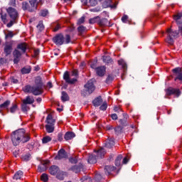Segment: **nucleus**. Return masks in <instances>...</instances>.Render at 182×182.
Returning a JSON list of instances; mask_svg holds the SVG:
<instances>
[{"instance_id":"72a5a7b5","label":"nucleus","mask_w":182,"mask_h":182,"mask_svg":"<svg viewBox=\"0 0 182 182\" xmlns=\"http://www.w3.org/2000/svg\"><path fill=\"white\" fill-rule=\"evenodd\" d=\"M46 130L48 133H53L55 131V124H46L45 126Z\"/></svg>"},{"instance_id":"c9c22d12","label":"nucleus","mask_w":182,"mask_h":182,"mask_svg":"<svg viewBox=\"0 0 182 182\" xmlns=\"http://www.w3.org/2000/svg\"><path fill=\"white\" fill-rule=\"evenodd\" d=\"M32 70V68L31 66L24 67L21 70V73L22 75L25 74H29Z\"/></svg>"},{"instance_id":"aec40b11","label":"nucleus","mask_w":182,"mask_h":182,"mask_svg":"<svg viewBox=\"0 0 182 182\" xmlns=\"http://www.w3.org/2000/svg\"><path fill=\"white\" fill-rule=\"evenodd\" d=\"M50 163V161H44L41 162L40 165L38 166V171L39 172H44L47 170V164Z\"/></svg>"},{"instance_id":"b1692460","label":"nucleus","mask_w":182,"mask_h":182,"mask_svg":"<svg viewBox=\"0 0 182 182\" xmlns=\"http://www.w3.org/2000/svg\"><path fill=\"white\" fill-rule=\"evenodd\" d=\"M68 176V172L60 171L57 174L55 178L60 181H64L65 176Z\"/></svg>"},{"instance_id":"cd10ccee","label":"nucleus","mask_w":182,"mask_h":182,"mask_svg":"<svg viewBox=\"0 0 182 182\" xmlns=\"http://www.w3.org/2000/svg\"><path fill=\"white\" fill-rule=\"evenodd\" d=\"M76 136V134L74 132H68L65 134L64 139L66 141L71 140L72 139L75 138Z\"/></svg>"},{"instance_id":"dca6fc26","label":"nucleus","mask_w":182,"mask_h":182,"mask_svg":"<svg viewBox=\"0 0 182 182\" xmlns=\"http://www.w3.org/2000/svg\"><path fill=\"white\" fill-rule=\"evenodd\" d=\"M172 72L176 75L174 80L177 81V80L182 81V72L181 68H176L173 70H172Z\"/></svg>"},{"instance_id":"e433bc0d","label":"nucleus","mask_w":182,"mask_h":182,"mask_svg":"<svg viewBox=\"0 0 182 182\" xmlns=\"http://www.w3.org/2000/svg\"><path fill=\"white\" fill-rule=\"evenodd\" d=\"M68 161L71 164H77L78 163V156H70L68 158Z\"/></svg>"},{"instance_id":"f257e3e1","label":"nucleus","mask_w":182,"mask_h":182,"mask_svg":"<svg viewBox=\"0 0 182 182\" xmlns=\"http://www.w3.org/2000/svg\"><path fill=\"white\" fill-rule=\"evenodd\" d=\"M11 140L14 146L20 144V143L26 144L31 140V135L26 133L25 129H19L13 132L11 134Z\"/></svg>"},{"instance_id":"6e6d98bb","label":"nucleus","mask_w":182,"mask_h":182,"mask_svg":"<svg viewBox=\"0 0 182 182\" xmlns=\"http://www.w3.org/2000/svg\"><path fill=\"white\" fill-rule=\"evenodd\" d=\"M18 109V105H13L12 107L10 108V112L14 113Z\"/></svg>"},{"instance_id":"c85d7f7f","label":"nucleus","mask_w":182,"mask_h":182,"mask_svg":"<svg viewBox=\"0 0 182 182\" xmlns=\"http://www.w3.org/2000/svg\"><path fill=\"white\" fill-rule=\"evenodd\" d=\"M124 127L122 126H117L115 128H114V133L117 136L121 135L122 133H124Z\"/></svg>"},{"instance_id":"7ed1b4c3","label":"nucleus","mask_w":182,"mask_h":182,"mask_svg":"<svg viewBox=\"0 0 182 182\" xmlns=\"http://www.w3.org/2000/svg\"><path fill=\"white\" fill-rule=\"evenodd\" d=\"M53 43H55L57 46H61L63 44H69L71 43V36L69 34H67L64 36L63 34L59 33L57 34L52 39Z\"/></svg>"},{"instance_id":"5fc2aeb1","label":"nucleus","mask_w":182,"mask_h":182,"mask_svg":"<svg viewBox=\"0 0 182 182\" xmlns=\"http://www.w3.org/2000/svg\"><path fill=\"white\" fill-rule=\"evenodd\" d=\"M71 76H73L75 77L76 79L78 78L79 77V72L77 70H73L72 72H71Z\"/></svg>"},{"instance_id":"473e14b6","label":"nucleus","mask_w":182,"mask_h":182,"mask_svg":"<svg viewBox=\"0 0 182 182\" xmlns=\"http://www.w3.org/2000/svg\"><path fill=\"white\" fill-rule=\"evenodd\" d=\"M23 176V172L21 171H16L14 176H13V179L14 180H19V179H21V178Z\"/></svg>"},{"instance_id":"8fccbe9b","label":"nucleus","mask_w":182,"mask_h":182,"mask_svg":"<svg viewBox=\"0 0 182 182\" xmlns=\"http://www.w3.org/2000/svg\"><path fill=\"white\" fill-rule=\"evenodd\" d=\"M85 22V16H82L80 18H79L77 21V26H80V25H82Z\"/></svg>"},{"instance_id":"680f3d73","label":"nucleus","mask_w":182,"mask_h":182,"mask_svg":"<svg viewBox=\"0 0 182 182\" xmlns=\"http://www.w3.org/2000/svg\"><path fill=\"white\" fill-rule=\"evenodd\" d=\"M128 19L129 16L127 15H124L123 17H122V23H127Z\"/></svg>"},{"instance_id":"774afa93","label":"nucleus","mask_w":182,"mask_h":182,"mask_svg":"<svg viewBox=\"0 0 182 182\" xmlns=\"http://www.w3.org/2000/svg\"><path fill=\"white\" fill-rule=\"evenodd\" d=\"M114 111L115 112H123L122 109L119 107H114Z\"/></svg>"},{"instance_id":"a878e982","label":"nucleus","mask_w":182,"mask_h":182,"mask_svg":"<svg viewBox=\"0 0 182 182\" xmlns=\"http://www.w3.org/2000/svg\"><path fill=\"white\" fill-rule=\"evenodd\" d=\"M117 169V167L114 166H105V174L107 175H110L111 173L113 171H115Z\"/></svg>"},{"instance_id":"de8ad7c7","label":"nucleus","mask_w":182,"mask_h":182,"mask_svg":"<svg viewBox=\"0 0 182 182\" xmlns=\"http://www.w3.org/2000/svg\"><path fill=\"white\" fill-rule=\"evenodd\" d=\"M29 109V107H28L27 104H24L23 103L21 105V111L23 112V113H27Z\"/></svg>"},{"instance_id":"3c124183","label":"nucleus","mask_w":182,"mask_h":182,"mask_svg":"<svg viewBox=\"0 0 182 182\" xmlns=\"http://www.w3.org/2000/svg\"><path fill=\"white\" fill-rule=\"evenodd\" d=\"M49 14L48 10H41L40 12L39 16H42V17H46L48 16V14Z\"/></svg>"},{"instance_id":"4d7b16f0","label":"nucleus","mask_w":182,"mask_h":182,"mask_svg":"<svg viewBox=\"0 0 182 182\" xmlns=\"http://www.w3.org/2000/svg\"><path fill=\"white\" fill-rule=\"evenodd\" d=\"M90 6L94 7L98 4L97 0H90L89 1Z\"/></svg>"},{"instance_id":"a19ab883","label":"nucleus","mask_w":182,"mask_h":182,"mask_svg":"<svg viewBox=\"0 0 182 182\" xmlns=\"http://www.w3.org/2000/svg\"><path fill=\"white\" fill-rule=\"evenodd\" d=\"M100 16H95V18H90L89 19V23L90 24H95L97 23L99 25V21H100Z\"/></svg>"},{"instance_id":"603ef678","label":"nucleus","mask_w":182,"mask_h":182,"mask_svg":"<svg viewBox=\"0 0 182 182\" xmlns=\"http://www.w3.org/2000/svg\"><path fill=\"white\" fill-rule=\"evenodd\" d=\"M14 34L12 31H9L8 33H5V39L7 40L9 38H14Z\"/></svg>"},{"instance_id":"39448f33","label":"nucleus","mask_w":182,"mask_h":182,"mask_svg":"<svg viewBox=\"0 0 182 182\" xmlns=\"http://www.w3.org/2000/svg\"><path fill=\"white\" fill-rule=\"evenodd\" d=\"M167 39L166 42L168 44L173 45L174 44V38H177L178 36V34L180 33V31L177 32V31H173L171 30V28H168L167 30Z\"/></svg>"},{"instance_id":"c756f323","label":"nucleus","mask_w":182,"mask_h":182,"mask_svg":"<svg viewBox=\"0 0 182 182\" xmlns=\"http://www.w3.org/2000/svg\"><path fill=\"white\" fill-rule=\"evenodd\" d=\"M97 157L95 154H91L89 156L87 162L90 164H94L97 162Z\"/></svg>"},{"instance_id":"4be33fe9","label":"nucleus","mask_w":182,"mask_h":182,"mask_svg":"<svg viewBox=\"0 0 182 182\" xmlns=\"http://www.w3.org/2000/svg\"><path fill=\"white\" fill-rule=\"evenodd\" d=\"M18 50H21L22 53H26L27 50V44L26 43H18L16 46Z\"/></svg>"},{"instance_id":"5701e85b","label":"nucleus","mask_w":182,"mask_h":182,"mask_svg":"<svg viewBox=\"0 0 182 182\" xmlns=\"http://www.w3.org/2000/svg\"><path fill=\"white\" fill-rule=\"evenodd\" d=\"M105 144V147L107 149H111L115 145V141L114 138H109L107 139Z\"/></svg>"},{"instance_id":"2f4dec72","label":"nucleus","mask_w":182,"mask_h":182,"mask_svg":"<svg viewBox=\"0 0 182 182\" xmlns=\"http://www.w3.org/2000/svg\"><path fill=\"white\" fill-rule=\"evenodd\" d=\"M61 100L63 102L70 101V97L65 91L61 92Z\"/></svg>"},{"instance_id":"393cba45","label":"nucleus","mask_w":182,"mask_h":182,"mask_svg":"<svg viewBox=\"0 0 182 182\" xmlns=\"http://www.w3.org/2000/svg\"><path fill=\"white\" fill-rule=\"evenodd\" d=\"M56 120L53 119V115L51 114H48L46 122L48 125H55Z\"/></svg>"},{"instance_id":"338daca9","label":"nucleus","mask_w":182,"mask_h":182,"mask_svg":"<svg viewBox=\"0 0 182 182\" xmlns=\"http://www.w3.org/2000/svg\"><path fill=\"white\" fill-rule=\"evenodd\" d=\"M110 117H111L112 119H113V120L118 119V115L117 114H112Z\"/></svg>"},{"instance_id":"6e6552de","label":"nucleus","mask_w":182,"mask_h":182,"mask_svg":"<svg viewBox=\"0 0 182 182\" xmlns=\"http://www.w3.org/2000/svg\"><path fill=\"white\" fill-rule=\"evenodd\" d=\"M99 1L105 9L111 8L112 9H116L117 8V4L112 5V0H99Z\"/></svg>"},{"instance_id":"864d4df0","label":"nucleus","mask_w":182,"mask_h":182,"mask_svg":"<svg viewBox=\"0 0 182 182\" xmlns=\"http://www.w3.org/2000/svg\"><path fill=\"white\" fill-rule=\"evenodd\" d=\"M11 104V102L9 100H6L3 104L0 105V108H6L8 107Z\"/></svg>"},{"instance_id":"0eeeda50","label":"nucleus","mask_w":182,"mask_h":182,"mask_svg":"<svg viewBox=\"0 0 182 182\" xmlns=\"http://www.w3.org/2000/svg\"><path fill=\"white\" fill-rule=\"evenodd\" d=\"M63 78L65 81V82L69 85H74L78 81L77 78L71 79L70 73L68 71H65L64 73Z\"/></svg>"},{"instance_id":"f03ea898","label":"nucleus","mask_w":182,"mask_h":182,"mask_svg":"<svg viewBox=\"0 0 182 182\" xmlns=\"http://www.w3.org/2000/svg\"><path fill=\"white\" fill-rule=\"evenodd\" d=\"M35 85L31 86L30 85L24 87L23 92L26 93H31L35 96H39L43 94V82L41 76H37L34 80Z\"/></svg>"},{"instance_id":"f8f14e48","label":"nucleus","mask_w":182,"mask_h":182,"mask_svg":"<svg viewBox=\"0 0 182 182\" xmlns=\"http://www.w3.org/2000/svg\"><path fill=\"white\" fill-rule=\"evenodd\" d=\"M12 55L14 56L13 62L14 64H18L21 61V58L22 56V53L19 51L18 49H14V50L12 53Z\"/></svg>"},{"instance_id":"49530a36","label":"nucleus","mask_w":182,"mask_h":182,"mask_svg":"<svg viewBox=\"0 0 182 182\" xmlns=\"http://www.w3.org/2000/svg\"><path fill=\"white\" fill-rule=\"evenodd\" d=\"M36 28L39 30L40 32H42L45 29V26L43 25V21H41L38 22Z\"/></svg>"},{"instance_id":"bb28decb","label":"nucleus","mask_w":182,"mask_h":182,"mask_svg":"<svg viewBox=\"0 0 182 182\" xmlns=\"http://www.w3.org/2000/svg\"><path fill=\"white\" fill-rule=\"evenodd\" d=\"M103 102L102 96H99L92 101V104L95 107L100 106Z\"/></svg>"},{"instance_id":"1a4fd4ad","label":"nucleus","mask_w":182,"mask_h":182,"mask_svg":"<svg viewBox=\"0 0 182 182\" xmlns=\"http://www.w3.org/2000/svg\"><path fill=\"white\" fill-rule=\"evenodd\" d=\"M122 115H123V118L119 119L118 120V122H119V126H121L122 127L124 128L129 125V122L128 121L129 116L126 113H123Z\"/></svg>"},{"instance_id":"f704fd0d","label":"nucleus","mask_w":182,"mask_h":182,"mask_svg":"<svg viewBox=\"0 0 182 182\" xmlns=\"http://www.w3.org/2000/svg\"><path fill=\"white\" fill-rule=\"evenodd\" d=\"M115 79V77L113 74H109L106 78L105 83L107 85L111 84Z\"/></svg>"},{"instance_id":"052dcab7","label":"nucleus","mask_w":182,"mask_h":182,"mask_svg":"<svg viewBox=\"0 0 182 182\" xmlns=\"http://www.w3.org/2000/svg\"><path fill=\"white\" fill-rule=\"evenodd\" d=\"M101 11V7H100V6H97V7H96V8H94V9H90V11L91 12H94V13H97V12H99V11Z\"/></svg>"},{"instance_id":"7c9ffc66","label":"nucleus","mask_w":182,"mask_h":182,"mask_svg":"<svg viewBox=\"0 0 182 182\" xmlns=\"http://www.w3.org/2000/svg\"><path fill=\"white\" fill-rule=\"evenodd\" d=\"M23 103L26 105H32L35 102V100L33 97H31L30 96H27L25 100H23Z\"/></svg>"},{"instance_id":"9b49d317","label":"nucleus","mask_w":182,"mask_h":182,"mask_svg":"<svg viewBox=\"0 0 182 182\" xmlns=\"http://www.w3.org/2000/svg\"><path fill=\"white\" fill-rule=\"evenodd\" d=\"M13 52V43L10 42L5 43L4 53L6 57L10 55Z\"/></svg>"},{"instance_id":"2eb2a0df","label":"nucleus","mask_w":182,"mask_h":182,"mask_svg":"<svg viewBox=\"0 0 182 182\" xmlns=\"http://www.w3.org/2000/svg\"><path fill=\"white\" fill-rule=\"evenodd\" d=\"M95 72L99 77H104L107 72V68L106 66H99L95 68Z\"/></svg>"},{"instance_id":"4468645a","label":"nucleus","mask_w":182,"mask_h":182,"mask_svg":"<svg viewBox=\"0 0 182 182\" xmlns=\"http://www.w3.org/2000/svg\"><path fill=\"white\" fill-rule=\"evenodd\" d=\"M39 5V1L38 0H31L29 1V12L30 13H33L36 12L38 10V6Z\"/></svg>"},{"instance_id":"bf43d9fd","label":"nucleus","mask_w":182,"mask_h":182,"mask_svg":"<svg viewBox=\"0 0 182 182\" xmlns=\"http://www.w3.org/2000/svg\"><path fill=\"white\" fill-rule=\"evenodd\" d=\"M61 29V26L58 23L55 24L53 28V32H57Z\"/></svg>"},{"instance_id":"58836bf2","label":"nucleus","mask_w":182,"mask_h":182,"mask_svg":"<svg viewBox=\"0 0 182 182\" xmlns=\"http://www.w3.org/2000/svg\"><path fill=\"white\" fill-rule=\"evenodd\" d=\"M21 5L23 11H28V12H30V4L28 2L23 1L22 2Z\"/></svg>"},{"instance_id":"09e8293b","label":"nucleus","mask_w":182,"mask_h":182,"mask_svg":"<svg viewBox=\"0 0 182 182\" xmlns=\"http://www.w3.org/2000/svg\"><path fill=\"white\" fill-rule=\"evenodd\" d=\"M41 180L43 182H48L49 180L48 175L47 173H43L41 176Z\"/></svg>"},{"instance_id":"423d86ee","label":"nucleus","mask_w":182,"mask_h":182,"mask_svg":"<svg viewBox=\"0 0 182 182\" xmlns=\"http://www.w3.org/2000/svg\"><path fill=\"white\" fill-rule=\"evenodd\" d=\"M165 92L167 96L175 95L176 97H178L180 95H181V91L180 89H176L171 87L166 89Z\"/></svg>"},{"instance_id":"20e7f679","label":"nucleus","mask_w":182,"mask_h":182,"mask_svg":"<svg viewBox=\"0 0 182 182\" xmlns=\"http://www.w3.org/2000/svg\"><path fill=\"white\" fill-rule=\"evenodd\" d=\"M84 90L82 91L81 95L83 97H87L92 94L95 90V86L92 80L87 81V82L84 85Z\"/></svg>"},{"instance_id":"69168bd1","label":"nucleus","mask_w":182,"mask_h":182,"mask_svg":"<svg viewBox=\"0 0 182 182\" xmlns=\"http://www.w3.org/2000/svg\"><path fill=\"white\" fill-rule=\"evenodd\" d=\"M68 32H74L75 31V27L74 26H70L68 29Z\"/></svg>"},{"instance_id":"0e129e2a","label":"nucleus","mask_w":182,"mask_h":182,"mask_svg":"<svg viewBox=\"0 0 182 182\" xmlns=\"http://www.w3.org/2000/svg\"><path fill=\"white\" fill-rule=\"evenodd\" d=\"M1 19L3 22H5L6 21L7 16L6 14L3 15V14H0Z\"/></svg>"},{"instance_id":"9d476101","label":"nucleus","mask_w":182,"mask_h":182,"mask_svg":"<svg viewBox=\"0 0 182 182\" xmlns=\"http://www.w3.org/2000/svg\"><path fill=\"white\" fill-rule=\"evenodd\" d=\"M6 11L9 16V17L14 21H16L18 18V14L16 9L9 7L6 9Z\"/></svg>"},{"instance_id":"c03bdc74","label":"nucleus","mask_w":182,"mask_h":182,"mask_svg":"<svg viewBox=\"0 0 182 182\" xmlns=\"http://www.w3.org/2000/svg\"><path fill=\"white\" fill-rule=\"evenodd\" d=\"M86 31H87V27H85V26H80L77 28L78 33L80 36H82L83 33H85Z\"/></svg>"},{"instance_id":"79ce46f5","label":"nucleus","mask_w":182,"mask_h":182,"mask_svg":"<svg viewBox=\"0 0 182 182\" xmlns=\"http://www.w3.org/2000/svg\"><path fill=\"white\" fill-rule=\"evenodd\" d=\"M182 18V12L180 14H178L174 16V19L176 21L177 25H181L182 22L180 21V19Z\"/></svg>"},{"instance_id":"a18cd8bd","label":"nucleus","mask_w":182,"mask_h":182,"mask_svg":"<svg viewBox=\"0 0 182 182\" xmlns=\"http://www.w3.org/2000/svg\"><path fill=\"white\" fill-rule=\"evenodd\" d=\"M52 137L49 136H46L44 137H43L42 139V143L43 144H48V142H50L52 141Z\"/></svg>"},{"instance_id":"412c9836","label":"nucleus","mask_w":182,"mask_h":182,"mask_svg":"<svg viewBox=\"0 0 182 182\" xmlns=\"http://www.w3.org/2000/svg\"><path fill=\"white\" fill-rule=\"evenodd\" d=\"M95 152L96 153V157L97 159H103L106 154V151L104 148H102L99 149L98 151L95 150Z\"/></svg>"},{"instance_id":"4c0bfd02","label":"nucleus","mask_w":182,"mask_h":182,"mask_svg":"<svg viewBox=\"0 0 182 182\" xmlns=\"http://www.w3.org/2000/svg\"><path fill=\"white\" fill-rule=\"evenodd\" d=\"M102 61H103V63H105L106 64H109V63H113V60L110 56H103Z\"/></svg>"},{"instance_id":"ddd939ff","label":"nucleus","mask_w":182,"mask_h":182,"mask_svg":"<svg viewBox=\"0 0 182 182\" xmlns=\"http://www.w3.org/2000/svg\"><path fill=\"white\" fill-rule=\"evenodd\" d=\"M68 159V154L64 149H60L58 151V154L55 156V159L61 160Z\"/></svg>"},{"instance_id":"6ab92c4d","label":"nucleus","mask_w":182,"mask_h":182,"mask_svg":"<svg viewBox=\"0 0 182 182\" xmlns=\"http://www.w3.org/2000/svg\"><path fill=\"white\" fill-rule=\"evenodd\" d=\"M60 171L58 166L53 165L49 168V173L52 176H56Z\"/></svg>"},{"instance_id":"a211bd4d","label":"nucleus","mask_w":182,"mask_h":182,"mask_svg":"<svg viewBox=\"0 0 182 182\" xmlns=\"http://www.w3.org/2000/svg\"><path fill=\"white\" fill-rule=\"evenodd\" d=\"M84 168V165L82 163H80L78 165H74L68 168V171H72L75 173H77L81 171L82 169Z\"/></svg>"},{"instance_id":"37998d69","label":"nucleus","mask_w":182,"mask_h":182,"mask_svg":"<svg viewBox=\"0 0 182 182\" xmlns=\"http://www.w3.org/2000/svg\"><path fill=\"white\" fill-rule=\"evenodd\" d=\"M32 156L31 154H26L21 156V159L23 161H28L31 159Z\"/></svg>"},{"instance_id":"e2e57ef3","label":"nucleus","mask_w":182,"mask_h":182,"mask_svg":"<svg viewBox=\"0 0 182 182\" xmlns=\"http://www.w3.org/2000/svg\"><path fill=\"white\" fill-rule=\"evenodd\" d=\"M63 140V133H58V141H62Z\"/></svg>"},{"instance_id":"13d9d810","label":"nucleus","mask_w":182,"mask_h":182,"mask_svg":"<svg viewBox=\"0 0 182 182\" xmlns=\"http://www.w3.org/2000/svg\"><path fill=\"white\" fill-rule=\"evenodd\" d=\"M108 107L107 103V102H103V104L100 106V109L102 111L107 110Z\"/></svg>"},{"instance_id":"f3484780","label":"nucleus","mask_w":182,"mask_h":182,"mask_svg":"<svg viewBox=\"0 0 182 182\" xmlns=\"http://www.w3.org/2000/svg\"><path fill=\"white\" fill-rule=\"evenodd\" d=\"M98 25L101 27H112V25H111V23L108 21L107 18H102L99 19Z\"/></svg>"},{"instance_id":"ea45409f","label":"nucleus","mask_w":182,"mask_h":182,"mask_svg":"<svg viewBox=\"0 0 182 182\" xmlns=\"http://www.w3.org/2000/svg\"><path fill=\"white\" fill-rule=\"evenodd\" d=\"M123 159V156L122 154H119V156H117V159H115V166H121V161Z\"/></svg>"}]
</instances>
